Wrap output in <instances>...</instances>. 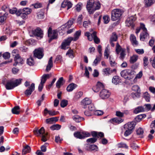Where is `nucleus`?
Masks as SVG:
<instances>
[{"mask_svg": "<svg viewBox=\"0 0 155 155\" xmlns=\"http://www.w3.org/2000/svg\"><path fill=\"white\" fill-rule=\"evenodd\" d=\"M140 29L142 30V32L140 36V40L144 41L145 39H147L149 37V34L147 32V28L145 27V25L142 23H140L139 28H138L136 29V33L138 34L140 31Z\"/></svg>", "mask_w": 155, "mask_h": 155, "instance_id": "nucleus-1", "label": "nucleus"}, {"mask_svg": "<svg viewBox=\"0 0 155 155\" xmlns=\"http://www.w3.org/2000/svg\"><path fill=\"white\" fill-rule=\"evenodd\" d=\"M22 79H16L15 81L13 79L7 81L5 87L7 90L12 89L15 87L21 84L22 81Z\"/></svg>", "mask_w": 155, "mask_h": 155, "instance_id": "nucleus-2", "label": "nucleus"}, {"mask_svg": "<svg viewBox=\"0 0 155 155\" xmlns=\"http://www.w3.org/2000/svg\"><path fill=\"white\" fill-rule=\"evenodd\" d=\"M135 74V71L132 69H125L122 71L120 72L122 77L129 80L133 78Z\"/></svg>", "mask_w": 155, "mask_h": 155, "instance_id": "nucleus-3", "label": "nucleus"}, {"mask_svg": "<svg viewBox=\"0 0 155 155\" xmlns=\"http://www.w3.org/2000/svg\"><path fill=\"white\" fill-rule=\"evenodd\" d=\"M123 13V11L121 9H113L111 12V20L113 21H115L120 19Z\"/></svg>", "mask_w": 155, "mask_h": 155, "instance_id": "nucleus-4", "label": "nucleus"}, {"mask_svg": "<svg viewBox=\"0 0 155 155\" xmlns=\"http://www.w3.org/2000/svg\"><path fill=\"white\" fill-rule=\"evenodd\" d=\"M45 131L44 128L41 127L39 130H36L34 131V134L37 136H39L40 134H41V140L43 142L46 141L47 139L46 136L48 135L47 133H45Z\"/></svg>", "mask_w": 155, "mask_h": 155, "instance_id": "nucleus-5", "label": "nucleus"}, {"mask_svg": "<svg viewBox=\"0 0 155 155\" xmlns=\"http://www.w3.org/2000/svg\"><path fill=\"white\" fill-rule=\"evenodd\" d=\"M74 136L80 139H84L86 137H89L90 136V134L87 132H77L74 133Z\"/></svg>", "mask_w": 155, "mask_h": 155, "instance_id": "nucleus-6", "label": "nucleus"}, {"mask_svg": "<svg viewBox=\"0 0 155 155\" xmlns=\"http://www.w3.org/2000/svg\"><path fill=\"white\" fill-rule=\"evenodd\" d=\"M43 52V50L42 48L36 49L34 51V55L35 57L38 59H41L44 55Z\"/></svg>", "mask_w": 155, "mask_h": 155, "instance_id": "nucleus-7", "label": "nucleus"}, {"mask_svg": "<svg viewBox=\"0 0 155 155\" xmlns=\"http://www.w3.org/2000/svg\"><path fill=\"white\" fill-rule=\"evenodd\" d=\"M48 36L51 40L57 38V34L56 31L54 30L53 31L52 28L49 27L48 30Z\"/></svg>", "mask_w": 155, "mask_h": 155, "instance_id": "nucleus-8", "label": "nucleus"}, {"mask_svg": "<svg viewBox=\"0 0 155 155\" xmlns=\"http://www.w3.org/2000/svg\"><path fill=\"white\" fill-rule=\"evenodd\" d=\"M94 2V0H89V1L87 2L86 8L87 10L90 14L93 13V10Z\"/></svg>", "mask_w": 155, "mask_h": 155, "instance_id": "nucleus-9", "label": "nucleus"}, {"mask_svg": "<svg viewBox=\"0 0 155 155\" xmlns=\"http://www.w3.org/2000/svg\"><path fill=\"white\" fill-rule=\"evenodd\" d=\"M72 41H73L72 37H69L66 39H65L61 44V48L64 50L66 49V46L69 45Z\"/></svg>", "mask_w": 155, "mask_h": 155, "instance_id": "nucleus-10", "label": "nucleus"}, {"mask_svg": "<svg viewBox=\"0 0 155 155\" xmlns=\"http://www.w3.org/2000/svg\"><path fill=\"white\" fill-rule=\"evenodd\" d=\"M110 95V93L108 91L104 89L100 92V96L102 99H106L109 97Z\"/></svg>", "mask_w": 155, "mask_h": 155, "instance_id": "nucleus-11", "label": "nucleus"}, {"mask_svg": "<svg viewBox=\"0 0 155 155\" xmlns=\"http://www.w3.org/2000/svg\"><path fill=\"white\" fill-rule=\"evenodd\" d=\"M14 60L15 61L13 64L14 66H16L18 64H22L24 62L23 59L19 54H17L14 57Z\"/></svg>", "mask_w": 155, "mask_h": 155, "instance_id": "nucleus-12", "label": "nucleus"}, {"mask_svg": "<svg viewBox=\"0 0 155 155\" xmlns=\"http://www.w3.org/2000/svg\"><path fill=\"white\" fill-rule=\"evenodd\" d=\"M35 84L34 83H32L31 86L25 91V93L26 96H29L35 90Z\"/></svg>", "mask_w": 155, "mask_h": 155, "instance_id": "nucleus-13", "label": "nucleus"}, {"mask_svg": "<svg viewBox=\"0 0 155 155\" xmlns=\"http://www.w3.org/2000/svg\"><path fill=\"white\" fill-rule=\"evenodd\" d=\"M104 87V85L100 82H98L96 86L92 88L93 91L95 92H98L101 89Z\"/></svg>", "mask_w": 155, "mask_h": 155, "instance_id": "nucleus-14", "label": "nucleus"}, {"mask_svg": "<svg viewBox=\"0 0 155 155\" xmlns=\"http://www.w3.org/2000/svg\"><path fill=\"white\" fill-rule=\"evenodd\" d=\"M136 124V123L135 121L129 122L124 125V129H129L132 131L134 129Z\"/></svg>", "mask_w": 155, "mask_h": 155, "instance_id": "nucleus-15", "label": "nucleus"}, {"mask_svg": "<svg viewBox=\"0 0 155 155\" xmlns=\"http://www.w3.org/2000/svg\"><path fill=\"white\" fill-rule=\"evenodd\" d=\"M136 20V17L134 16H131L128 18L126 21V25L128 26H129L130 25H132L134 22Z\"/></svg>", "mask_w": 155, "mask_h": 155, "instance_id": "nucleus-16", "label": "nucleus"}, {"mask_svg": "<svg viewBox=\"0 0 155 155\" xmlns=\"http://www.w3.org/2000/svg\"><path fill=\"white\" fill-rule=\"evenodd\" d=\"M33 35L35 36L42 38L43 32L41 29L39 28H37L36 29L32 31Z\"/></svg>", "mask_w": 155, "mask_h": 155, "instance_id": "nucleus-17", "label": "nucleus"}, {"mask_svg": "<svg viewBox=\"0 0 155 155\" xmlns=\"http://www.w3.org/2000/svg\"><path fill=\"white\" fill-rule=\"evenodd\" d=\"M72 4L70 1L66 0H64L61 3V7L63 8L67 7V10H68L72 6Z\"/></svg>", "mask_w": 155, "mask_h": 155, "instance_id": "nucleus-18", "label": "nucleus"}, {"mask_svg": "<svg viewBox=\"0 0 155 155\" xmlns=\"http://www.w3.org/2000/svg\"><path fill=\"white\" fill-rule=\"evenodd\" d=\"M130 39L132 45L134 46H137L138 42L137 41L136 37L133 34H131L130 37Z\"/></svg>", "mask_w": 155, "mask_h": 155, "instance_id": "nucleus-19", "label": "nucleus"}, {"mask_svg": "<svg viewBox=\"0 0 155 155\" xmlns=\"http://www.w3.org/2000/svg\"><path fill=\"white\" fill-rule=\"evenodd\" d=\"M52 57H51L49 59L48 64L47 65L45 70L47 72L49 71L53 67V64L52 61Z\"/></svg>", "mask_w": 155, "mask_h": 155, "instance_id": "nucleus-20", "label": "nucleus"}, {"mask_svg": "<svg viewBox=\"0 0 155 155\" xmlns=\"http://www.w3.org/2000/svg\"><path fill=\"white\" fill-rule=\"evenodd\" d=\"M91 103V101L88 98H85L82 100L81 102V104L84 106V108H85V106L89 105Z\"/></svg>", "mask_w": 155, "mask_h": 155, "instance_id": "nucleus-21", "label": "nucleus"}, {"mask_svg": "<svg viewBox=\"0 0 155 155\" xmlns=\"http://www.w3.org/2000/svg\"><path fill=\"white\" fill-rule=\"evenodd\" d=\"M108 121L113 124L114 123L119 124L123 122V120L120 117H116L110 119Z\"/></svg>", "mask_w": 155, "mask_h": 155, "instance_id": "nucleus-22", "label": "nucleus"}, {"mask_svg": "<svg viewBox=\"0 0 155 155\" xmlns=\"http://www.w3.org/2000/svg\"><path fill=\"white\" fill-rule=\"evenodd\" d=\"M103 74L104 76H109L111 74V71L110 68H107L102 70Z\"/></svg>", "mask_w": 155, "mask_h": 155, "instance_id": "nucleus-23", "label": "nucleus"}, {"mask_svg": "<svg viewBox=\"0 0 155 155\" xmlns=\"http://www.w3.org/2000/svg\"><path fill=\"white\" fill-rule=\"evenodd\" d=\"M112 82L114 84L117 85L121 82L120 77L117 76H114L112 79Z\"/></svg>", "mask_w": 155, "mask_h": 155, "instance_id": "nucleus-24", "label": "nucleus"}, {"mask_svg": "<svg viewBox=\"0 0 155 155\" xmlns=\"http://www.w3.org/2000/svg\"><path fill=\"white\" fill-rule=\"evenodd\" d=\"M77 85L73 83L70 84L67 87V90L68 92H71L74 89Z\"/></svg>", "mask_w": 155, "mask_h": 155, "instance_id": "nucleus-25", "label": "nucleus"}, {"mask_svg": "<svg viewBox=\"0 0 155 155\" xmlns=\"http://www.w3.org/2000/svg\"><path fill=\"white\" fill-rule=\"evenodd\" d=\"M101 7V4L99 2H94L93 5V13L96 10L99 9Z\"/></svg>", "mask_w": 155, "mask_h": 155, "instance_id": "nucleus-26", "label": "nucleus"}, {"mask_svg": "<svg viewBox=\"0 0 155 155\" xmlns=\"http://www.w3.org/2000/svg\"><path fill=\"white\" fill-rule=\"evenodd\" d=\"M155 1L153 0H144V3L146 6L150 7L154 3Z\"/></svg>", "mask_w": 155, "mask_h": 155, "instance_id": "nucleus-27", "label": "nucleus"}, {"mask_svg": "<svg viewBox=\"0 0 155 155\" xmlns=\"http://www.w3.org/2000/svg\"><path fill=\"white\" fill-rule=\"evenodd\" d=\"M66 55L71 58H73L74 57L73 50L71 49H69L66 53Z\"/></svg>", "mask_w": 155, "mask_h": 155, "instance_id": "nucleus-28", "label": "nucleus"}, {"mask_svg": "<svg viewBox=\"0 0 155 155\" xmlns=\"http://www.w3.org/2000/svg\"><path fill=\"white\" fill-rule=\"evenodd\" d=\"M81 30H79L77 31L74 35V37L73 38V41H77L81 35Z\"/></svg>", "mask_w": 155, "mask_h": 155, "instance_id": "nucleus-29", "label": "nucleus"}, {"mask_svg": "<svg viewBox=\"0 0 155 155\" xmlns=\"http://www.w3.org/2000/svg\"><path fill=\"white\" fill-rule=\"evenodd\" d=\"M49 74H44L41 77V83L44 84L46 81L47 80L50 78Z\"/></svg>", "mask_w": 155, "mask_h": 155, "instance_id": "nucleus-30", "label": "nucleus"}, {"mask_svg": "<svg viewBox=\"0 0 155 155\" xmlns=\"http://www.w3.org/2000/svg\"><path fill=\"white\" fill-rule=\"evenodd\" d=\"M145 111L144 107L142 106H139L136 108L134 110V112L135 114L143 112Z\"/></svg>", "mask_w": 155, "mask_h": 155, "instance_id": "nucleus-31", "label": "nucleus"}, {"mask_svg": "<svg viewBox=\"0 0 155 155\" xmlns=\"http://www.w3.org/2000/svg\"><path fill=\"white\" fill-rule=\"evenodd\" d=\"M20 107L19 106L15 107L12 110V111L13 114H18L19 113Z\"/></svg>", "mask_w": 155, "mask_h": 155, "instance_id": "nucleus-32", "label": "nucleus"}, {"mask_svg": "<svg viewBox=\"0 0 155 155\" xmlns=\"http://www.w3.org/2000/svg\"><path fill=\"white\" fill-rule=\"evenodd\" d=\"M31 150L30 147L28 145H26L24 147L22 150V154L23 155L25 154L26 153H29Z\"/></svg>", "mask_w": 155, "mask_h": 155, "instance_id": "nucleus-33", "label": "nucleus"}, {"mask_svg": "<svg viewBox=\"0 0 155 155\" xmlns=\"http://www.w3.org/2000/svg\"><path fill=\"white\" fill-rule=\"evenodd\" d=\"M93 35L94 37V42L97 44H99L100 42V40L97 36V32L95 31H93Z\"/></svg>", "mask_w": 155, "mask_h": 155, "instance_id": "nucleus-34", "label": "nucleus"}, {"mask_svg": "<svg viewBox=\"0 0 155 155\" xmlns=\"http://www.w3.org/2000/svg\"><path fill=\"white\" fill-rule=\"evenodd\" d=\"M45 110L47 111V112H45V114L48 113L49 115L51 116H53L57 115L58 113V112L57 111L56 112L55 111H52L51 110H48L47 108L45 109Z\"/></svg>", "mask_w": 155, "mask_h": 155, "instance_id": "nucleus-35", "label": "nucleus"}, {"mask_svg": "<svg viewBox=\"0 0 155 155\" xmlns=\"http://www.w3.org/2000/svg\"><path fill=\"white\" fill-rule=\"evenodd\" d=\"M132 90L136 92V93L140 94V89L139 86L137 85H134L132 87Z\"/></svg>", "mask_w": 155, "mask_h": 155, "instance_id": "nucleus-36", "label": "nucleus"}, {"mask_svg": "<svg viewBox=\"0 0 155 155\" xmlns=\"http://www.w3.org/2000/svg\"><path fill=\"white\" fill-rule=\"evenodd\" d=\"M64 80L63 77H61L59 78L56 83V87L58 88H59L61 85L62 84V81Z\"/></svg>", "mask_w": 155, "mask_h": 155, "instance_id": "nucleus-37", "label": "nucleus"}, {"mask_svg": "<svg viewBox=\"0 0 155 155\" xmlns=\"http://www.w3.org/2000/svg\"><path fill=\"white\" fill-rule=\"evenodd\" d=\"M74 21V19H72L71 20L68 21V22L65 24L64 26H66V27L68 28H70L71 26L73 24V21ZM63 26H64V25Z\"/></svg>", "mask_w": 155, "mask_h": 155, "instance_id": "nucleus-38", "label": "nucleus"}, {"mask_svg": "<svg viewBox=\"0 0 155 155\" xmlns=\"http://www.w3.org/2000/svg\"><path fill=\"white\" fill-rule=\"evenodd\" d=\"M143 96L144 98L146 101L147 102H149L150 101V95L148 92H145L143 94Z\"/></svg>", "mask_w": 155, "mask_h": 155, "instance_id": "nucleus-39", "label": "nucleus"}, {"mask_svg": "<svg viewBox=\"0 0 155 155\" xmlns=\"http://www.w3.org/2000/svg\"><path fill=\"white\" fill-rule=\"evenodd\" d=\"M85 35L87 37L88 39L90 41H92L94 38V37L93 35V33L90 34L88 32H87L85 33Z\"/></svg>", "mask_w": 155, "mask_h": 155, "instance_id": "nucleus-40", "label": "nucleus"}, {"mask_svg": "<svg viewBox=\"0 0 155 155\" xmlns=\"http://www.w3.org/2000/svg\"><path fill=\"white\" fill-rule=\"evenodd\" d=\"M138 57L136 55H134L130 57V61L131 63H134L136 62L138 59Z\"/></svg>", "mask_w": 155, "mask_h": 155, "instance_id": "nucleus-41", "label": "nucleus"}, {"mask_svg": "<svg viewBox=\"0 0 155 155\" xmlns=\"http://www.w3.org/2000/svg\"><path fill=\"white\" fill-rule=\"evenodd\" d=\"M61 125L58 124H56L53 125L51 126L50 127V129L52 130H58L61 128Z\"/></svg>", "mask_w": 155, "mask_h": 155, "instance_id": "nucleus-42", "label": "nucleus"}, {"mask_svg": "<svg viewBox=\"0 0 155 155\" xmlns=\"http://www.w3.org/2000/svg\"><path fill=\"white\" fill-rule=\"evenodd\" d=\"M124 49L122 48L119 45L118 43H117L116 48V51L117 53L118 54L120 51H122V50Z\"/></svg>", "mask_w": 155, "mask_h": 155, "instance_id": "nucleus-43", "label": "nucleus"}, {"mask_svg": "<svg viewBox=\"0 0 155 155\" xmlns=\"http://www.w3.org/2000/svg\"><path fill=\"white\" fill-rule=\"evenodd\" d=\"M31 9L28 8H25L22 9V12L28 15L30 14L31 12Z\"/></svg>", "mask_w": 155, "mask_h": 155, "instance_id": "nucleus-44", "label": "nucleus"}, {"mask_svg": "<svg viewBox=\"0 0 155 155\" xmlns=\"http://www.w3.org/2000/svg\"><path fill=\"white\" fill-rule=\"evenodd\" d=\"M136 133L137 135H140V137H143V129L141 128H139L136 130Z\"/></svg>", "mask_w": 155, "mask_h": 155, "instance_id": "nucleus-45", "label": "nucleus"}, {"mask_svg": "<svg viewBox=\"0 0 155 155\" xmlns=\"http://www.w3.org/2000/svg\"><path fill=\"white\" fill-rule=\"evenodd\" d=\"M101 57L98 56H96V58L94 60L93 63V65L94 66H96L98 62L101 61Z\"/></svg>", "mask_w": 155, "mask_h": 155, "instance_id": "nucleus-46", "label": "nucleus"}, {"mask_svg": "<svg viewBox=\"0 0 155 155\" xmlns=\"http://www.w3.org/2000/svg\"><path fill=\"white\" fill-rule=\"evenodd\" d=\"M27 64L30 66H32L34 65V62L33 58L32 57H30L27 59Z\"/></svg>", "mask_w": 155, "mask_h": 155, "instance_id": "nucleus-47", "label": "nucleus"}, {"mask_svg": "<svg viewBox=\"0 0 155 155\" xmlns=\"http://www.w3.org/2000/svg\"><path fill=\"white\" fill-rule=\"evenodd\" d=\"M117 36L115 33L113 32L112 35L110 38V40L115 41L117 40Z\"/></svg>", "mask_w": 155, "mask_h": 155, "instance_id": "nucleus-48", "label": "nucleus"}, {"mask_svg": "<svg viewBox=\"0 0 155 155\" xmlns=\"http://www.w3.org/2000/svg\"><path fill=\"white\" fill-rule=\"evenodd\" d=\"M109 60L110 65L111 67H114L116 65V63L114 61L112 60L113 58L111 55L109 56Z\"/></svg>", "mask_w": 155, "mask_h": 155, "instance_id": "nucleus-49", "label": "nucleus"}, {"mask_svg": "<svg viewBox=\"0 0 155 155\" xmlns=\"http://www.w3.org/2000/svg\"><path fill=\"white\" fill-rule=\"evenodd\" d=\"M89 148L91 151H97L98 150L97 147L94 144L91 145L89 147Z\"/></svg>", "mask_w": 155, "mask_h": 155, "instance_id": "nucleus-50", "label": "nucleus"}, {"mask_svg": "<svg viewBox=\"0 0 155 155\" xmlns=\"http://www.w3.org/2000/svg\"><path fill=\"white\" fill-rule=\"evenodd\" d=\"M109 50L108 49V46H107L105 48L104 53V57H105V58L107 59H108L109 57Z\"/></svg>", "mask_w": 155, "mask_h": 155, "instance_id": "nucleus-51", "label": "nucleus"}, {"mask_svg": "<svg viewBox=\"0 0 155 155\" xmlns=\"http://www.w3.org/2000/svg\"><path fill=\"white\" fill-rule=\"evenodd\" d=\"M97 140V138L96 137H93L88 139L87 140V142L91 143H94Z\"/></svg>", "mask_w": 155, "mask_h": 155, "instance_id": "nucleus-52", "label": "nucleus"}, {"mask_svg": "<svg viewBox=\"0 0 155 155\" xmlns=\"http://www.w3.org/2000/svg\"><path fill=\"white\" fill-rule=\"evenodd\" d=\"M125 129V131L124 133V135L125 137H127L132 132V131L129 129Z\"/></svg>", "mask_w": 155, "mask_h": 155, "instance_id": "nucleus-53", "label": "nucleus"}, {"mask_svg": "<svg viewBox=\"0 0 155 155\" xmlns=\"http://www.w3.org/2000/svg\"><path fill=\"white\" fill-rule=\"evenodd\" d=\"M118 147L119 148H124L126 149L128 148V146L127 145L124 143H120L118 144Z\"/></svg>", "mask_w": 155, "mask_h": 155, "instance_id": "nucleus-54", "label": "nucleus"}, {"mask_svg": "<svg viewBox=\"0 0 155 155\" xmlns=\"http://www.w3.org/2000/svg\"><path fill=\"white\" fill-rule=\"evenodd\" d=\"M45 94H43L41 97V99L38 100L37 101V103L38 106H40L41 105V102L44 100V99Z\"/></svg>", "mask_w": 155, "mask_h": 155, "instance_id": "nucleus-55", "label": "nucleus"}, {"mask_svg": "<svg viewBox=\"0 0 155 155\" xmlns=\"http://www.w3.org/2000/svg\"><path fill=\"white\" fill-rule=\"evenodd\" d=\"M126 55L125 53V49H123L120 53V58L121 59H123Z\"/></svg>", "mask_w": 155, "mask_h": 155, "instance_id": "nucleus-56", "label": "nucleus"}, {"mask_svg": "<svg viewBox=\"0 0 155 155\" xmlns=\"http://www.w3.org/2000/svg\"><path fill=\"white\" fill-rule=\"evenodd\" d=\"M68 104V101L65 100H63L61 102V106L62 107H64L66 106Z\"/></svg>", "mask_w": 155, "mask_h": 155, "instance_id": "nucleus-57", "label": "nucleus"}, {"mask_svg": "<svg viewBox=\"0 0 155 155\" xmlns=\"http://www.w3.org/2000/svg\"><path fill=\"white\" fill-rule=\"evenodd\" d=\"M103 20H104V22L105 24H107L109 22L110 18L108 16L105 15L103 17Z\"/></svg>", "mask_w": 155, "mask_h": 155, "instance_id": "nucleus-58", "label": "nucleus"}, {"mask_svg": "<svg viewBox=\"0 0 155 155\" xmlns=\"http://www.w3.org/2000/svg\"><path fill=\"white\" fill-rule=\"evenodd\" d=\"M144 107L145 110H151V107L152 105L150 104H145L144 105Z\"/></svg>", "mask_w": 155, "mask_h": 155, "instance_id": "nucleus-59", "label": "nucleus"}, {"mask_svg": "<svg viewBox=\"0 0 155 155\" xmlns=\"http://www.w3.org/2000/svg\"><path fill=\"white\" fill-rule=\"evenodd\" d=\"M10 53L8 52H6L4 53L3 54V58L5 59H8L10 58Z\"/></svg>", "mask_w": 155, "mask_h": 155, "instance_id": "nucleus-60", "label": "nucleus"}, {"mask_svg": "<svg viewBox=\"0 0 155 155\" xmlns=\"http://www.w3.org/2000/svg\"><path fill=\"white\" fill-rule=\"evenodd\" d=\"M83 19V17L82 15H79L78 17L77 22L78 25H81V24L82 21Z\"/></svg>", "mask_w": 155, "mask_h": 155, "instance_id": "nucleus-61", "label": "nucleus"}, {"mask_svg": "<svg viewBox=\"0 0 155 155\" xmlns=\"http://www.w3.org/2000/svg\"><path fill=\"white\" fill-rule=\"evenodd\" d=\"M91 21L89 20L87 21H85L83 23V26L84 28H87L88 27V25L91 24Z\"/></svg>", "mask_w": 155, "mask_h": 155, "instance_id": "nucleus-62", "label": "nucleus"}, {"mask_svg": "<svg viewBox=\"0 0 155 155\" xmlns=\"http://www.w3.org/2000/svg\"><path fill=\"white\" fill-rule=\"evenodd\" d=\"M140 94L138 93H133L131 94V96L133 98L135 99L136 97H139L140 96Z\"/></svg>", "mask_w": 155, "mask_h": 155, "instance_id": "nucleus-63", "label": "nucleus"}, {"mask_svg": "<svg viewBox=\"0 0 155 155\" xmlns=\"http://www.w3.org/2000/svg\"><path fill=\"white\" fill-rule=\"evenodd\" d=\"M150 61L151 62L152 66L155 68V56L153 58H150Z\"/></svg>", "mask_w": 155, "mask_h": 155, "instance_id": "nucleus-64", "label": "nucleus"}]
</instances>
